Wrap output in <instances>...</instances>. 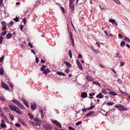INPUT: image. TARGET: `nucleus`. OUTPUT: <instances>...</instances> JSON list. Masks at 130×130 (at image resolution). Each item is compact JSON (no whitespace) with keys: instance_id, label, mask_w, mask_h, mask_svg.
<instances>
[{"instance_id":"6","label":"nucleus","mask_w":130,"mask_h":130,"mask_svg":"<svg viewBox=\"0 0 130 130\" xmlns=\"http://www.w3.org/2000/svg\"><path fill=\"white\" fill-rule=\"evenodd\" d=\"M53 123L56 125L59 126L60 128H61V124L60 123L56 120H55L53 121Z\"/></svg>"},{"instance_id":"8","label":"nucleus","mask_w":130,"mask_h":130,"mask_svg":"<svg viewBox=\"0 0 130 130\" xmlns=\"http://www.w3.org/2000/svg\"><path fill=\"white\" fill-rule=\"evenodd\" d=\"M118 109L120 110H125L127 109V108H124L123 105L120 104V105Z\"/></svg>"},{"instance_id":"18","label":"nucleus","mask_w":130,"mask_h":130,"mask_svg":"<svg viewBox=\"0 0 130 130\" xmlns=\"http://www.w3.org/2000/svg\"><path fill=\"white\" fill-rule=\"evenodd\" d=\"M1 84L2 87L3 88L7 86L6 84H5V83L4 81L1 82Z\"/></svg>"},{"instance_id":"61","label":"nucleus","mask_w":130,"mask_h":130,"mask_svg":"<svg viewBox=\"0 0 130 130\" xmlns=\"http://www.w3.org/2000/svg\"><path fill=\"white\" fill-rule=\"evenodd\" d=\"M5 23L4 21H3L1 22V24L3 25H5Z\"/></svg>"},{"instance_id":"48","label":"nucleus","mask_w":130,"mask_h":130,"mask_svg":"<svg viewBox=\"0 0 130 130\" xmlns=\"http://www.w3.org/2000/svg\"><path fill=\"white\" fill-rule=\"evenodd\" d=\"M3 88L5 89L6 90H9V88H8V87L7 86H6L5 87Z\"/></svg>"},{"instance_id":"24","label":"nucleus","mask_w":130,"mask_h":130,"mask_svg":"<svg viewBox=\"0 0 130 130\" xmlns=\"http://www.w3.org/2000/svg\"><path fill=\"white\" fill-rule=\"evenodd\" d=\"M57 74H58V75H65V74L63 73H62V72H58Z\"/></svg>"},{"instance_id":"62","label":"nucleus","mask_w":130,"mask_h":130,"mask_svg":"<svg viewBox=\"0 0 130 130\" xmlns=\"http://www.w3.org/2000/svg\"><path fill=\"white\" fill-rule=\"evenodd\" d=\"M120 104L119 105H116L115 106V107H116V108H117L118 109L119 108V106H120Z\"/></svg>"},{"instance_id":"28","label":"nucleus","mask_w":130,"mask_h":130,"mask_svg":"<svg viewBox=\"0 0 130 130\" xmlns=\"http://www.w3.org/2000/svg\"><path fill=\"white\" fill-rule=\"evenodd\" d=\"M116 57L118 58H121V55L120 53H117L116 54Z\"/></svg>"},{"instance_id":"25","label":"nucleus","mask_w":130,"mask_h":130,"mask_svg":"<svg viewBox=\"0 0 130 130\" xmlns=\"http://www.w3.org/2000/svg\"><path fill=\"white\" fill-rule=\"evenodd\" d=\"M69 55L70 58H71L72 57V53L71 50H69Z\"/></svg>"},{"instance_id":"13","label":"nucleus","mask_w":130,"mask_h":130,"mask_svg":"<svg viewBox=\"0 0 130 130\" xmlns=\"http://www.w3.org/2000/svg\"><path fill=\"white\" fill-rule=\"evenodd\" d=\"M22 100L25 105L28 108H29V107L28 105V103L27 102V101L26 100L24 99H22Z\"/></svg>"},{"instance_id":"22","label":"nucleus","mask_w":130,"mask_h":130,"mask_svg":"<svg viewBox=\"0 0 130 130\" xmlns=\"http://www.w3.org/2000/svg\"><path fill=\"white\" fill-rule=\"evenodd\" d=\"M93 113V111L88 112L87 114L86 115V117H88L90 115H92Z\"/></svg>"},{"instance_id":"11","label":"nucleus","mask_w":130,"mask_h":130,"mask_svg":"<svg viewBox=\"0 0 130 130\" xmlns=\"http://www.w3.org/2000/svg\"><path fill=\"white\" fill-rule=\"evenodd\" d=\"M103 96H104L103 95L102 93H100L96 96V98H99L100 99H101L103 98Z\"/></svg>"},{"instance_id":"55","label":"nucleus","mask_w":130,"mask_h":130,"mask_svg":"<svg viewBox=\"0 0 130 130\" xmlns=\"http://www.w3.org/2000/svg\"><path fill=\"white\" fill-rule=\"evenodd\" d=\"M119 91L120 92H121V93H122L123 94H126V93H127L126 92H122L121 89H119Z\"/></svg>"},{"instance_id":"57","label":"nucleus","mask_w":130,"mask_h":130,"mask_svg":"<svg viewBox=\"0 0 130 130\" xmlns=\"http://www.w3.org/2000/svg\"><path fill=\"white\" fill-rule=\"evenodd\" d=\"M14 20H15L16 22H18V18L17 17H16V18H14L13 19Z\"/></svg>"},{"instance_id":"5","label":"nucleus","mask_w":130,"mask_h":130,"mask_svg":"<svg viewBox=\"0 0 130 130\" xmlns=\"http://www.w3.org/2000/svg\"><path fill=\"white\" fill-rule=\"evenodd\" d=\"M69 37L71 38V41L73 44V45L74 46V41L73 38H72V33L71 32H69Z\"/></svg>"},{"instance_id":"52","label":"nucleus","mask_w":130,"mask_h":130,"mask_svg":"<svg viewBox=\"0 0 130 130\" xmlns=\"http://www.w3.org/2000/svg\"><path fill=\"white\" fill-rule=\"evenodd\" d=\"M23 21L24 23L25 24L26 23V20L25 18H24L23 19Z\"/></svg>"},{"instance_id":"43","label":"nucleus","mask_w":130,"mask_h":130,"mask_svg":"<svg viewBox=\"0 0 130 130\" xmlns=\"http://www.w3.org/2000/svg\"><path fill=\"white\" fill-rule=\"evenodd\" d=\"M117 81L118 83L119 84L121 83H122V80L118 78V79Z\"/></svg>"},{"instance_id":"41","label":"nucleus","mask_w":130,"mask_h":130,"mask_svg":"<svg viewBox=\"0 0 130 130\" xmlns=\"http://www.w3.org/2000/svg\"><path fill=\"white\" fill-rule=\"evenodd\" d=\"M125 43L124 41H122L120 43V45L121 46H124L125 45Z\"/></svg>"},{"instance_id":"40","label":"nucleus","mask_w":130,"mask_h":130,"mask_svg":"<svg viewBox=\"0 0 130 130\" xmlns=\"http://www.w3.org/2000/svg\"><path fill=\"white\" fill-rule=\"evenodd\" d=\"M114 104V103L112 102H110L108 103L107 104L108 105H113Z\"/></svg>"},{"instance_id":"16","label":"nucleus","mask_w":130,"mask_h":130,"mask_svg":"<svg viewBox=\"0 0 130 130\" xmlns=\"http://www.w3.org/2000/svg\"><path fill=\"white\" fill-rule=\"evenodd\" d=\"M91 50L94 52H95L96 54H98L99 53V51L95 49L93 47L91 48Z\"/></svg>"},{"instance_id":"39","label":"nucleus","mask_w":130,"mask_h":130,"mask_svg":"<svg viewBox=\"0 0 130 130\" xmlns=\"http://www.w3.org/2000/svg\"><path fill=\"white\" fill-rule=\"evenodd\" d=\"M1 126L2 127L4 128L6 127V125L4 123H1Z\"/></svg>"},{"instance_id":"36","label":"nucleus","mask_w":130,"mask_h":130,"mask_svg":"<svg viewBox=\"0 0 130 130\" xmlns=\"http://www.w3.org/2000/svg\"><path fill=\"white\" fill-rule=\"evenodd\" d=\"M3 37L2 36H0V43H1L3 39Z\"/></svg>"},{"instance_id":"38","label":"nucleus","mask_w":130,"mask_h":130,"mask_svg":"<svg viewBox=\"0 0 130 130\" xmlns=\"http://www.w3.org/2000/svg\"><path fill=\"white\" fill-rule=\"evenodd\" d=\"M13 22L12 21H11L8 24V26H12L13 24Z\"/></svg>"},{"instance_id":"21","label":"nucleus","mask_w":130,"mask_h":130,"mask_svg":"<svg viewBox=\"0 0 130 130\" xmlns=\"http://www.w3.org/2000/svg\"><path fill=\"white\" fill-rule=\"evenodd\" d=\"M109 93L115 96L117 95L116 93L114 91H110Z\"/></svg>"},{"instance_id":"12","label":"nucleus","mask_w":130,"mask_h":130,"mask_svg":"<svg viewBox=\"0 0 130 130\" xmlns=\"http://www.w3.org/2000/svg\"><path fill=\"white\" fill-rule=\"evenodd\" d=\"M43 71V73L45 74H46L50 72V70L47 69H46L45 70H44Z\"/></svg>"},{"instance_id":"45","label":"nucleus","mask_w":130,"mask_h":130,"mask_svg":"<svg viewBox=\"0 0 130 130\" xmlns=\"http://www.w3.org/2000/svg\"><path fill=\"white\" fill-rule=\"evenodd\" d=\"M82 122L81 121H79L77 123H76L75 124V125H78L81 124Z\"/></svg>"},{"instance_id":"53","label":"nucleus","mask_w":130,"mask_h":130,"mask_svg":"<svg viewBox=\"0 0 130 130\" xmlns=\"http://www.w3.org/2000/svg\"><path fill=\"white\" fill-rule=\"evenodd\" d=\"M78 58H82V56H81V55L80 54H78Z\"/></svg>"},{"instance_id":"1","label":"nucleus","mask_w":130,"mask_h":130,"mask_svg":"<svg viewBox=\"0 0 130 130\" xmlns=\"http://www.w3.org/2000/svg\"><path fill=\"white\" fill-rule=\"evenodd\" d=\"M8 106L11 110L15 111L16 112L20 115H21L22 114V112L21 111H19V109L16 106L12 104L11 105L10 104L8 105Z\"/></svg>"},{"instance_id":"31","label":"nucleus","mask_w":130,"mask_h":130,"mask_svg":"<svg viewBox=\"0 0 130 130\" xmlns=\"http://www.w3.org/2000/svg\"><path fill=\"white\" fill-rule=\"evenodd\" d=\"M41 121H39L37 122V123L36 124V126H37L38 125L40 126V125L41 123Z\"/></svg>"},{"instance_id":"32","label":"nucleus","mask_w":130,"mask_h":130,"mask_svg":"<svg viewBox=\"0 0 130 130\" xmlns=\"http://www.w3.org/2000/svg\"><path fill=\"white\" fill-rule=\"evenodd\" d=\"M39 111H40V112L41 113V117L42 118L44 116V115H43V111L42 110H40Z\"/></svg>"},{"instance_id":"54","label":"nucleus","mask_w":130,"mask_h":130,"mask_svg":"<svg viewBox=\"0 0 130 130\" xmlns=\"http://www.w3.org/2000/svg\"><path fill=\"white\" fill-rule=\"evenodd\" d=\"M1 116L2 117L4 118L5 119H7V118H6V117L4 115H1Z\"/></svg>"},{"instance_id":"3","label":"nucleus","mask_w":130,"mask_h":130,"mask_svg":"<svg viewBox=\"0 0 130 130\" xmlns=\"http://www.w3.org/2000/svg\"><path fill=\"white\" fill-rule=\"evenodd\" d=\"M43 127L47 130H51L52 127L49 125H44L43 126Z\"/></svg>"},{"instance_id":"10","label":"nucleus","mask_w":130,"mask_h":130,"mask_svg":"<svg viewBox=\"0 0 130 130\" xmlns=\"http://www.w3.org/2000/svg\"><path fill=\"white\" fill-rule=\"evenodd\" d=\"M87 80L89 81H92L94 80L92 77L90 76H87L86 77Z\"/></svg>"},{"instance_id":"27","label":"nucleus","mask_w":130,"mask_h":130,"mask_svg":"<svg viewBox=\"0 0 130 130\" xmlns=\"http://www.w3.org/2000/svg\"><path fill=\"white\" fill-rule=\"evenodd\" d=\"M115 2L118 4H120V2L119 0H113Z\"/></svg>"},{"instance_id":"20","label":"nucleus","mask_w":130,"mask_h":130,"mask_svg":"<svg viewBox=\"0 0 130 130\" xmlns=\"http://www.w3.org/2000/svg\"><path fill=\"white\" fill-rule=\"evenodd\" d=\"M93 84L96 85H98L99 87H100L101 86L100 85V83L99 82H96V81H94L93 82Z\"/></svg>"},{"instance_id":"49","label":"nucleus","mask_w":130,"mask_h":130,"mask_svg":"<svg viewBox=\"0 0 130 130\" xmlns=\"http://www.w3.org/2000/svg\"><path fill=\"white\" fill-rule=\"evenodd\" d=\"M118 37L119 38H123V36L121 34H119L118 35Z\"/></svg>"},{"instance_id":"15","label":"nucleus","mask_w":130,"mask_h":130,"mask_svg":"<svg viewBox=\"0 0 130 130\" xmlns=\"http://www.w3.org/2000/svg\"><path fill=\"white\" fill-rule=\"evenodd\" d=\"M69 7L72 9L73 10L74 9V6L73 3H70Z\"/></svg>"},{"instance_id":"7","label":"nucleus","mask_w":130,"mask_h":130,"mask_svg":"<svg viewBox=\"0 0 130 130\" xmlns=\"http://www.w3.org/2000/svg\"><path fill=\"white\" fill-rule=\"evenodd\" d=\"M76 62L77 65L78 67L80 70H82L83 69L82 66L79 60H77Z\"/></svg>"},{"instance_id":"63","label":"nucleus","mask_w":130,"mask_h":130,"mask_svg":"<svg viewBox=\"0 0 130 130\" xmlns=\"http://www.w3.org/2000/svg\"><path fill=\"white\" fill-rule=\"evenodd\" d=\"M6 29V27L5 26H4L2 28V29L3 30H5Z\"/></svg>"},{"instance_id":"58","label":"nucleus","mask_w":130,"mask_h":130,"mask_svg":"<svg viewBox=\"0 0 130 130\" xmlns=\"http://www.w3.org/2000/svg\"><path fill=\"white\" fill-rule=\"evenodd\" d=\"M23 26L22 25H21L20 26V29L22 31L23 29Z\"/></svg>"},{"instance_id":"60","label":"nucleus","mask_w":130,"mask_h":130,"mask_svg":"<svg viewBox=\"0 0 130 130\" xmlns=\"http://www.w3.org/2000/svg\"><path fill=\"white\" fill-rule=\"evenodd\" d=\"M9 85L11 88H13V86L12 83H10L9 84Z\"/></svg>"},{"instance_id":"50","label":"nucleus","mask_w":130,"mask_h":130,"mask_svg":"<svg viewBox=\"0 0 130 130\" xmlns=\"http://www.w3.org/2000/svg\"><path fill=\"white\" fill-rule=\"evenodd\" d=\"M28 45L31 48H32L33 47L32 45L29 42L28 43Z\"/></svg>"},{"instance_id":"44","label":"nucleus","mask_w":130,"mask_h":130,"mask_svg":"<svg viewBox=\"0 0 130 130\" xmlns=\"http://www.w3.org/2000/svg\"><path fill=\"white\" fill-rule=\"evenodd\" d=\"M34 120L35 121H36V122H38V121H41V120H40L39 119H38L36 118H35Z\"/></svg>"},{"instance_id":"2","label":"nucleus","mask_w":130,"mask_h":130,"mask_svg":"<svg viewBox=\"0 0 130 130\" xmlns=\"http://www.w3.org/2000/svg\"><path fill=\"white\" fill-rule=\"evenodd\" d=\"M12 101L18 106L23 109H25L24 106L21 104L18 101L15 99H13Z\"/></svg>"},{"instance_id":"37","label":"nucleus","mask_w":130,"mask_h":130,"mask_svg":"<svg viewBox=\"0 0 130 130\" xmlns=\"http://www.w3.org/2000/svg\"><path fill=\"white\" fill-rule=\"evenodd\" d=\"M7 33V32L6 31H5L3 32H2V34L1 35L4 36Z\"/></svg>"},{"instance_id":"17","label":"nucleus","mask_w":130,"mask_h":130,"mask_svg":"<svg viewBox=\"0 0 130 130\" xmlns=\"http://www.w3.org/2000/svg\"><path fill=\"white\" fill-rule=\"evenodd\" d=\"M12 35L10 33H8L6 35V37L8 39H10L11 38Z\"/></svg>"},{"instance_id":"46","label":"nucleus","mask_w":130,"mask_h":130,"mask_svg":"<svg viewBox=\"0 0 130 130\" xmlns=\"http://www.w3.org/2000/svg\"><path fill=\"white\" fill-rule=\"evenodd\" d=\"M15 126L18 127H20L21 126L20 124L19 123H17L15 124Z\"/></svg>"},{"instance_id":"19","label":"nucleus","mask_w":130,"mask_h":130,"mask_svg":"<svg viewBox=\"0 0 130 130\" xmlns=\"http://www.w3.org/2000/svg\"><path fill=\"white\" fill-rule=\"evenodd\" d=\"M66 64L68 67H71V65L67 62L66 61Z\"/></svg>"},{"instance_id":"33","label":"nucleus","mask_w":130,"mask_h":130,"mask_svg":"<svg viewBox=\"0 0 130 130\" xmlns=\"http://www.w3.org/2000/svg\"><path fill=\"white\" fill-rule=\"evenodd\" d=\"M28 115L30 117V118L31 119H33V116L32 115H31V114L30 113H28Z\"/></svg>"},{"instance_id":"51","label":"nucleus","mask_w":130,"mask_h":130,"mask_svg":"<svg viewBox=\"0 0 130 130\" xmlns=\"http://www.w3.org/2000/svg\"><path fill=\"white\" fill-rule=\"evenodd\" d=\"M4 57L3 56H2V57L0 58V62H1L4 59Z\"/></svg>"},{"instance_id":"59","label":"nucleus","mask_w":130,"mask_h":130,"mask_svg":"<svg viewBox=\"0 0 130 130\" xmlns=\"http://www.w3.org/2000/svg\"><path fill=\"white\" fill-rule=\"evenodd\" d=\"M36 62L37 63H38L39 60V59L38 57L36 58Z\"/></svg>"},{"instance_id":"47","label":"nucleus","mask_w":130,"mask_h":130,"mask_svg":"<svg viewBox=\"0 0 130 130\" xmlns=\"http://www.w3.org/2000/svg\"><path fill=\"white\" fill-rule=\"evenodd\" d=\"M68 128L70 130H75L74 128L72 127L71 126L69 127H68Z\"/></svg>"},{"instance_id":"34","label":"nucleus","mask_w":130,"mask_h":130,"mask_svg":"<svg viewBox=\"0 0 130 130\" xmlns=\"http://www.w3.org/2000/svg\"><path fill=\"white\" fill-rule=\"evenodd\" d=\"M120 67H121L123 66L125 64V63L124 62H123L122 61H120Z\"/></svg>"},{"instance_id":"23","label":"nucleus","mask_w":130,"mask_h":130,"mask_svg":"<svg viewBox=\"0 0 130 130\" xmlns=\"http://www.w3.org/2000/svg\"><path fill=\"white\" fill-rule=\"evenodd\" d=\"M3 0H0V7L2 8L4 6V4L3 3Z\"/></svg>"},{"instance_id":"35","label":"nucleus","mask_w":130,"mask_h":130,"mask_svg":"<svg viewBox=\"0 0 130 130\" xmlns=\"http://www.w3.org/2000/svg\"><path fill=\"white\" fill-rule=\"evenodd\" d=\"M10 118L11 120H13L14 119V116L13 115H9Z\"/></svg>"},{"instance_id":"64","label":"nucleus","mask_w":130,"mask_h":130,"mask_svg":"<svg viewBox=\"0 0 130 130\" xmlns=\"http://www.w3.org/2000/svg\"><path fill=\"white\" fill-rule=\"evenodd\" d=\"M69 69H67L66 70V72L68 73L69 72Z\"/></svg>"},{"instance_id":"30","label":"nucleus","mask_w":130,"mask_h":130,"mask_svg":"<svg viewBox=\"0 0 130 130\" xmlns=\"http://www.w3.org/2000/svg\"><path fill=\"white\" fill-rule=\"evenodd\" d=\"M102 92L103 93H104V94H106L107 93V91H106V90L105 89H103L102 90Z\"/></svg>"},{"instance_id":"29","label":"nucleus","mask_w":130,"mask_h":130,"mask_svg":"<svg viewBox=\"0 0 130 130\" xmlns=\"http://www.w3.org/2000/svg\"><path fill=\"white\" fill-rule=\"evenodd\" d=\"M124 40H125L128 42H130V40L128 38L125 37H124Z\"/></svg>"},{"instance_id":"42","label":"nucleus","mask_w":130,"mask_h":130,"mask_svg":"<svg viewBox=\"0 0 130 130\" xmlns=\"http://www.w3.org/2000/svg\"><path fill=\"white\" fill-rule=\"evenodd\" d=\"M94 105H92L90 106L88 108V110H91L92 109V108H93L94 107Z\"/></svg>"},{"instance_id":"26","label":"nucleus","mask_w":130,"mask_h":130,"mask_svg":"<svg viewBox=\"0 0 130 130\" xmlns=\"http://www.w3.org/2000/svg\"><path fill=\"white\" fill-rule=\"evenodd\" d=\"M0 100L2 101H4L5 99L4 98L3 96H0Z\"/></svg>"},{"instance_id":"4","label":"nucleus","mask_w":130,"mask_h":130,"mask_svg":"<svg viewBox=\"0 0 130 130\" xmlns=\"http://www.w3.org/2000/svg\"><path fill=\"white\" fill-rule=\"evenodd\" d=\"M30 106L32 110H35L37 108V106L35 103H31Z\"/></svg>"},{"instance_id":"14","label":"nucleus","mask_w":130,"mask_h":130,"mask_svg":"<svg viewBox=\"0 0 130 130\" xmlns=\"http://www.w3.org/2000/svg\"><path fill=\"white\" fill-rule=\"evenodd\" d=\"M87 96V94L86 92L82 93L81 95V96L83 98L86 97Z\"/></svg>"},{"instance_id":"56","label":"nucleus","mask_w":130,"mask_h":130,"mask_svg":"<svg viewBox=\"0 0 130 130\" xmlns=\"http://www.w3.org/2000/svg\"><path fill=\"white\" fill-rule=\"evenodd\" d=\"M4 71H0V74L1 75H3L4 74Z\"/></svg>"},{"instance_id":"9","label":"nucleus","mask_w":130,"mask_h":130,"mask_svg":"<svg viewBox=\"0 0 130 130\" xmlns=\"http://www.w3.org/2000/svg\"><path fill=\"white\" fill-rule=\"evenodd\" d=\"M109 21L112 23H113L116 26H118L117 22H116L115 20L114 19H110L109 20Z\"/></svg>"}]
</instances>
